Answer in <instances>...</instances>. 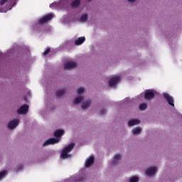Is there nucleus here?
Wrapping results in <instances>:
<instances>
[{"label": "nucleus", "mask_w": 182, "mask_h": 182, "mask_svg": "<svg viewBox=\"0 0 182 182\" xmlns=\"http://www.w3.org/2000/svg\"><path fill=\"white\" fill-rule=\"evenodd\" d=\"M65 134L64 129H57L54 132L55 138H50L43 143V147H46L52 144H58L62 140V136Z\"/></svg>", "instance_id": "f257e3e1"}, {"label": "nucleus", "mask_w": 182, "mask_h": 182, "mask_svg": "<svg viewBox=\"0 0 182 182\" xmlns=\"http://www.w3.org/2000/svg\"><path fill=\"white\" fill-rule=\"evenodd\" d=\"M74 147H75V143H71L69 145L65 146L63 149V151L60 154L61 159H63V160H66V159H70V157H72V154H70V151L73 150Z\"/></svg>", "instance_id": "f03ea898"}, {"label": "nucleus", "mask_w": 182, "mask_h": 182, "mask_svg": "<svg viewBox=\"0 0 182 182\" xmlns=\"http://www.w3.org/2000/svg\"><path fill=\"white\" fill-rule=\"evenodd\" d=\"M53 16L54 14L52 13H50L46 16H44L43 18H41L39 21H38V23L39 25L37 27H35L33 28V31L35 32H37L38 33H39V32H41V25H43V23H48L49 21H50L51 19H53Z\"/></svg>", "instance_id": "7ed1b4c3"}, {"label": "nucleus", "mask_w": 182, "mask_h": 182, "mask_svg": "<svg viewBox=\"0 0 182 182\" xmlns=\"http://www.w3.org/2000/svg\"><path fill=\"white\" fill-rule=\"evenodd\" d=\"M159 173V166H152L145 169V175L146 177H154Z\"/></svg>", "instance_id": "20e7f679"}, {"label": "nucleus", "mask_w": 182, "mask_h": 182, "mask_svg": "<svg viewBox=\"0 0 182 182\" xmlns=\"http://www.w3.org/2000/svg\"><path fill=\"white\" fill-rule=\"evenodd\" d=\"M19 123H21V119H19V118H15L9 121L6 124L8 130H10V132L15 130V129L19 126Z\"/></svg>", "instance_id": "39448f33"}, {"label": "nucleus", "mask_w": 182, "mask_h": 182, "mask_svg": "<svg viewBox=\"0 0 182 182\" xmlns=\"http://www.w3.org/2000/svg\"><path fill=\"white\" fill-rule=\"evenodd\" d=\"M77 67V63L75 61H68L64 63L63 68L65 70H72V69H75V68Z\"/></svg>", "instance_id": "423d86ee"}, {"label": "nucleus", "mask_w": 182, "mask_h": 182, "mask_svg": "<svg viewBox=\"0 0 182 182\" xmlns=\"http://www.w3.org/2000/svg\"><path fill=\"white\" fill-rule=\"evenodd\" d=\"M141 123V121L137 118L129 119L127 121L128 127H134V126H139Z\"/></svg>", "instance_id": "0eeeda50"}, {"label": "nucleus", "mask_w": 182, "mask_h": 182, "mask_svg": "<svg viewBox=\"0 0 182 182\" xmlns=\"http://www.w3.org/2000/svg\"><path fill=\"white\" fill-rule=\"evenodd\" d=\"M119 82H120L119 75L112 77L109 81V85L110 86V87H116Z\"/></svg>", "instance_id": "6e6552de"}, {"label": "nucleus", "mask_w": 182, "mask_h": 182, "mask_svg": "<svg viewBox=\"0 0 182 182\" xmlns=\"http://www.w3.org/2000/svg\"><path fill=\"white\" fill-rule=\"evenodd\" d=\"M121 160H122V154L120 153L115 154L113 156L112 161H111L112 166H118Z\"/></svg>", "instance_id": "1a4fd4ad"}, {"label": "nucleus", "mask_w": 182, "mask_h": 182, "mask_svg": "<svg viewBox=\"0 0 182 182\" xmlns=\"http://www.w3.org/2000/svg\"><path fill=\"white\" fill-rule=\"evenodd\" d=\"M92 106V99L83 100L81 103L82 110H87Z\"/></svg>", "instance_id": "9d476101"}, {"label": "nucleus", "mask_w": 182, "mask_h": 182, "mask_svg": "<svg viewBox=\"0 0 182 182\" xmlns=\"http://www.w3.org/2000/svg\"><path fill=\"white\" fill-rule=\"evenodd\" d=\"M163 96L170 106H174V98L172 96L169 95L168 93L166 92H164Z\"/></svg>", "instance_id": "9b49d317"}, {"label": "nucleus", "mask_w": 182, "mask_h": 182, "mask_svg": "<svg viewBox=\"0 0 182 182\" xmlns=\"http://www.w3.org/2000/svg\"><path fill=\"white\" fill-rule=\"evenodd\" d=\"M29 110V106L24 105L17 109L18 114H26Z\"/></svg>", "instance_id": "f8f14e48"}, {"label": "nucleus", "mask_w": 182, "mask_h": 182, "mask_svg": "<svg viewBox=\"0 0 182 182\" xmlns=\"http://www.w3.org/2000/svg\"><path fill=\"white\" fill-rule=\"evenodd\" d=\"M141 132H143V128L141 127H136L132 129L131 133L132 136H140Z\"/></svg>", "instance_id": "ddd939ff"}, {"label": "nucleus", "mask_w": 182, "mask_h": 182, "mask_svg": "<svg viewBox=\"0 0 182 182\" xmlns=\"http://www.w3.org/2000/svg\"><path fill=\"white\" fill-rule=\"evenodd\" d=\"M153 97H154V91L150 90L145 91L144 98L146 99V100H150V99H153Z\"/></svg>", "instance_id": "4468645a"}, {"label": "nucleus", "mask_w": 182, "mask_h": 182, "mask_svg": "<svg viewBox=\"0 0 182 182\" xmlns=\"http://www.w3.org/2000/svg\"><path fill=\"white\" fill-rule=\"evenodd\" d=\"M89 19V14L87 13H84L81 14L80 18H78L79 22H81V23H86L87 21Z\"/></svg>", "instance_id": "2eb2a0df"}, {"label": "nucleus", "mask_w": 182, "mask_h": 182, "mask_svg": "<svg viewBox=\"0 0 182 182\" xmlns=\"http://www.w3.org/2000/svg\"><path fill=\"white\" fill-rule=\"evenodd\" d=\"M83 99V96L78 95L74 98L73 103L75 106H77V105H80V103L82 104Z\"/></svg>", "instance_id": "dca6fc26"}, {"label": "nucleus", "mask_w": 182, "mask_h": 182, "mask_svg": "<svg viewBox=\"0 0 182 182\" xmlns=\"http://www.w3.org/2000/svg\"><path fill=\"white\" fill-rule=\"evenodd\" d=\"M127 182H139L140 181V177L138 175H133L129 176L127 180Z\"/></svg>", "instance_id": "f3484780"}, {"label": "nucleus", "mask_w": 182, "mask_h": 182, "mask_svg": "<svg viewBox=\"0 0 182 182\" xmlns=\"http://www.w3.org/2000/svg\"><path fill=\"white\" fill-rule=\"evenodd\" d=\"M85 92H86V87H78L76 89V93H77V96H82Z\"/></svg>", "instance_id": "a211bd4d"}, {"label": "nucleus", "mask_w": 182, "mask_h": 182, "mask_svg": "<svg viewBox=\"0 0 182 182\" xmlns=\"http://www.w3.org/2000/svg\"><path fill=\"white\" fill-rule=\"evenodd\" d=\"M95 161V158L93 156H90L85 161V167H90Z\"/></svg>", "instance_id": "6ab92c4d"}, {"label": "nucleus", "mask_w": 182, "mask_h": 182, "mask_svg": "<svg viewBox=\"0 0 182 182\" xmlns=\"http://www.w3.org/2000/svg\"><path fill=\"white\" fill-rule=\"evenodd\" d=\"M68 181H71V182L83 181V177H82V176H72L70 178H68Z\"/></svg>", "instance_id": "aec40b11"}, {"label": "nucleus", "mask_w": 182, "mask_h": 182, "mask_svg": "<svg viewBox=\"0 0 182 182\" xmlns=\"http://www.w3.org/2000/svg\"><path fill=\"white\" fill-rule=\"evenodd\" d=\"M85 41H86V38L85 37H80L77 40H75V45L79 46V45H82V43H83Z\"/></svg>", "instance_id": "412c9836"}, {"label": "nucleus", "mask_w": 182, "mask_h": 182, "mask_svg": "<svg viewBox=\"0 0 182 182\" xmlns=\"http://www.w3.org/2000/svg\"><path fill=\"white\" fill-rule=\"evenodd\" d=\"M7 176H8L7 170H3L0 171V181H1V180H4V178H5V177H6Z\"/></svg>", "instance_id": "4be33fe9"}, {"label": "nucleus", "mask_w": 182, "mask_h": 182, "mask_svg": "<svg viewBox=\"0 0 182 182\" xmlns=\"http://www.w3.org/2000/svg\"><path fill=\"white\" fill-rule=\"evenodd\" d=\"M80 6V0H73L71 3L73 8H77Z\"/></svg>", "instance_id": "5701e85b"}, {"label": "nucleus", "mask_w": 182, "mask_h": 182, "mask_svg": "<svg viewBox=\"0 0 182 182\" xmlns=\"http://www.w3.org/2000/svg\"><path fill=\"white\" fill-rule=\"evenodd\" d=\"M65 93H66V90L65 89L58 90L57 91V96L58 97H62V96L65 95Z\"/></svg>", "instance_id": "b1692460"}, {"label": "nucleus", "mask_w": 182, "mask_h": 182, "mask_svg": "<svg viewBox=\"0 0 182 182\" xmlns=\"http://www.w3.org/2000/svg\"><path fill=\"white\" fill-rule=\"evenodd\" d=\"M106 113H107V109L105 107L101 108L99 111V114L100 116H105V114H106Z\"/></svg>", "instance_id": "393cba45"}, {"label": "nucleus", "mask_w": 182, "mask_h": 182, "mask_svg": "<svg viewBox=\"0 0 182 182\" xmlns=\"http://www.w3.org/2000/svg\"><path fill=\"white\" fill-rule=\"evenodd\" d=\"M147 109V104L142 103L139 105V109L141 111H144Z\"/></svg>", "instance_id": "a878e982"}, {"label": "nucleus", "mask_w": 182, "mask_h": 182, "mask_svg": "<svg viewBox=\"0 0 182 182\" xmlns=\"http://www.w3.org/2000/svg\"><path fill=\"white\" fill-rule=\"evenodd\" d=\"M11 6H12V3L9 6V8L6 9H0V12H8V11H11Z\"/></svg>", "instance_id": "bb28decb"}, {"label": "nucleus", "mask_w": 182, "mask_h": 182, "mask_svg": "<svg viewBox=\"0 0 182 182\" xmlns=\"http://www.w3.org/2000/svg\"><path fill=\"white\" fill-rule=\"evenodd\" d=\"M65 48H70V46H72L73 45V42H72V41H67L66 43H65Z\"/></svg>", "instance_id": "cd10ccee"}, {"label": "nucleus", "mask_w": 182, "mask_h": 182, "mask_svg": "<svg viewBox=\"0 0 182 182\" xmlns=\"http://www.w3.org/2000/svg\"><path fill=\"white\" fill-rule=\"evenodd\" d=\"M23 168V165L20 164L16 168V171H21Z\"/></svg>", "instance_id": "c85d7f7f"}, {"label": "nucleus", "mask_w": 182, "mask_h": 182, "mask_svg": "<svg viewBox=\"0 0 182 182\" xmlns=\"http://www.w3.org/2000/svg\"><path fill=\"white\" fill-rule=\"evenodd\" d=\"M129 102H130V98H126L125 100H123L124 105H129Z\"/></svg>", "instance_id": "c756f323"}, {"label": "nucleus", "mask_w": 182, "mask_h": 182, "mask_svg": "<svg viewBox=\"0 0 182 182\" xmlns=\"http://www.w3.org/2000/svg\"><path fill=\"white\" fill-rule=\"evenodd\" d=\"M50 52V48H48L43 52V56H46V55H48V53H49Z\"/></svg>", "instance_id": "7c9ffc66"}, {"label": "nucleus", "mask_w": 182, "mask_h": 182, "mask_svg": "<svg viewBox=\"0 0 182 182\" xmlns=\"http://www.w3.org/2000/svg\"><path fill=\"white\" fill-rule=\"evenodd\" d=\"M50 8H58V4L56 3H53L50 4Z\"/></svg>", "instance_id": "2f4dec72"}, {"label": "nucleus", "mask_w": 182, "mask_h": 182, "mask_svg": "<svg viewBox=\"0 0 182 182\" xmlns=\"http://www.w3.org/2000/svg\"><path fill=\"white\" fill-rule=\"evenodd\" d=\"M8 2V0H1L0 1V5H5Z\"/></svg>", "instance_id": "473e14b6"}, {"label": "nucleus", "mask_w": 182, "mask_h": 182, "mask_svg": "<svg viewBox=\"0 0 182 182\" xmlns=\"http://www.w3.org/2000/svg\"><path fill=\"white\" fill-rule=\"evenodd\" d=\"M129 4H136L137 0H127Z\"/></svg>", "instance_id": "72a5a7b5"}, {"label": "nucleus", "mask_w": 182, "mask_h": 182, "mask_svg": "<svg viewBox=\"0 0 182 182\" xmlns=\"http://www.w3.org/2000/svg\"><path fill=\"white\" fill-rule=\"evenodd\" d=\"M88 1V2H92V1H93V0H87Z\"/></svg>", "instance_id": "f704fd0d"}]
</instances>
